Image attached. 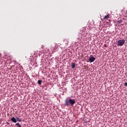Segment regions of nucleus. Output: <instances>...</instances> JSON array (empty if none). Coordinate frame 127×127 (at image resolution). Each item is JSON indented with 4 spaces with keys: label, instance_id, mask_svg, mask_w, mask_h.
<instances>
[{
    "label": "nucleus",
    "instance_id": "9d476101",
    "mask_svg": "<svg viewBox=\"0 0 127 127\" xmlns=\"http://www.w3.org/2000/svg\"><path fill=\"white\" fill-rule=\"evenodd\" d=\"M16 126H17L18 127H22L20 125H19V123H16Z\"/></svg>",
    "mask_w": 127,
    "mask_h": 127
},
{
    "label": "nucleus",
    "instance_id": "7ed1b4c3",
    "mask_svg": "<svg viewBox=\"0 0 127 127\" xmlns=\"http://www.w3.org/2000/svg\"><path fill=\"white\" fill-rule=\"evenodd\" d=\"M95 60H96V58L94 57V56H92L89 59V61L90 62V63H93V62H94Z\"/></svg>",
    "mask_w": 127,
    "mask_h": 127
},
{
    "label": "nucleus",
    "instance_id": "0eeeda50",
    "mask_svg": "<svg viewBox=\"0 0 127 127\" xmlns=\"http://www.w3.org/2000/svg\"><path fill=\"white\" fill-rule=\"evenodd\" d=\"M41 83H42V80H38V84L39 85H41Z\"/></svg>",
    "mask_w": 127,
    "mask_h": 127
},
{
    "label": "nucleus",
    "instance_id": "f03ea898",
    "mask_svg": "<svg viewBox=\"0 0 127 127\" xmlns=\"http://www.w3.org/2000/svg\"><path fill=\"white\" fill-rule=\"evenodd\" d=\"M125 40H120L118 41V46H124V45L125 44Z\"/></svg>",
    "mask_w": 127,
    "mask_h": 127
},
{
    "label": "nucleus",
    "instance_id": "6e6552de",
    "mask_svg": "<svg viewBox=\"0 0 127 127\" xmlns=\"http://www.w3.org/2000/svg\"><path fill=\"white\" fill-rule=\"evenodd\" d=\"M122 22H123V20H119V21H117V23L118 24H120L122 23Z\"/></svg>",
    "mask_w": 127,
    "mask_h": 127
},
{
    "label": "nucleus",
    "instance_id": "39448f33",
    "mask_svg": "<svg viewBox=\"0 0 127 127\" xmlns=\"http://www.w3.org/2000/svg\"><path fill=\"white\" fill-rule=\"evenodd\" d=\"M109 17H110V14H108L107 15L105 16L103 18V19L104 20L108 19Z\"/></svg>",
    "mask_w": 127,
    "mask_h": 127
},
{
    "label": "nucleus",
    "instance_id": "f257e3e1",
    "mask_svg": "<svg viewBox=\"0 0 127 127\" xmlns=\"http://www.w3.org/2000/svg\"><path fill=\"white\" fill-rule=\"evenodd\" d=\"M69 104H70L71 106H74V104H76V101H75V99H65L64 101V106L66 107H69Z\"/></svg>",
    "mask_w": 127,
    "mask_h": 127
},
{
    "label": "nucleus",
    "instance_id": "1a4fd4ad",
    "mask_svg": "<svg viewBox=\"0 0 127 127\" xmlns=\"http://www.w3.org/2000/svg\"><path fill=\"white\" fill-rule=\"evenodd\" d=\"M16 121H17V122H21V120H20V118H16Z\"/></svg>",
    "mask_w": 127,
    "mask_h": 127
},
{
    "label": "nucleus",
    "instance_id": "f8f14e48",
    "mask_svg": "<svg viewBox=\"0 0 127 127\" xmlns=\"http://www.w3.org/2000/svg\"><path fill=\"white\" fill-rule=\"evenodd\" d=\"M104 47H108V46H107V45L105 44L104 45Z\"/></svg>",
    "mask_w": 127,
    "mask_h": 127
},
{
    "label": "nucleus",
    "instance_id": "20e7f679",
    "mask_svg": "<svg viewBox=\"0 0 127 127\" xmlns=\"http://www.w3.org/2000/svg\"><path fill=\"white\" fill-rule=\"evenodd\" d=\"M11 121L13 122V123H16L17 121H16V119H15L14 117H12L11 119Z\"/></svg>",
    "mask_w": 127,
    "mask_h": 127
},
{
    "label": "nucleus",
    "instance_id": "9b49d317",
    "mask_svg": "<svg viewBox=\"0 0 127 127\" xmlns=\"http://www.w3.org/2000/svg\"><path fill=\"white\" fill-rule=\"evenodd\" d=\"M124 86H125V87H127V82H125Z\"/></svg>",
    "mask_w": 127,
    "mask_h": 127
},
{
    "label": "nucleus",
    "instance_id": "423d86ee",
    "mask_svg": "<svg viewBox=\"0 0 127 127\" xmlns=\"http://www.w3.org/2000/svg\"><path fill=\"white\" fill-rule=\"evenodd\" d=\"M71 68H72V69H74V68H75V63H71Z\"/></svg>",
    "mask_w": 127,
    "mask_h": 127
}]
</instances>
